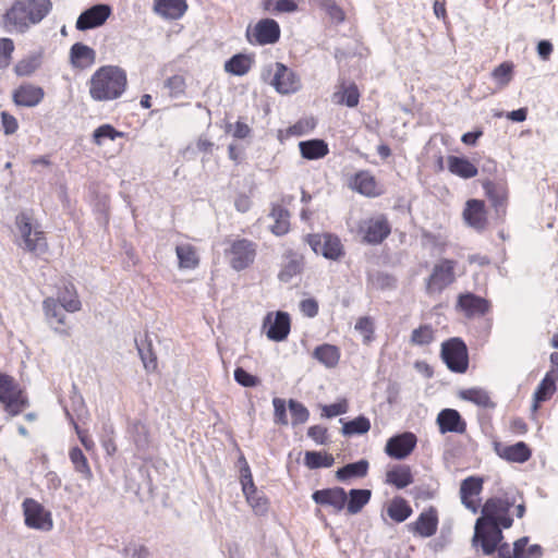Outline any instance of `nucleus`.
Masks as SVG:
<instances>
[{"mask_svg":"<svg viewBox=\"0 0 558 558\" xmlns=\"http://www.w3.org/2000/svg\"><path fill=\"white\" fill-rule=\"evenodd\" d=\"M241 460L244 462V465L241 468V485H242V492L245 496V498L256 495L257 487L254 484L253 476L251 473V469L245 460V458L242 456Z\"/></svg>","mask_w":558,"mask_h":558,"instance_id":"56","label":"nucleus"},{"mask_svg":"<svg viewBox=\"0 0 558 558\" xmlns=\"http://www.w3.org/2000/svg\"><path fill=\"white\" fill-rule=\"evenodd\" d=\"M495 450L502 460L511 463H525L532 457V449L524 441L513 445L497 444Z\"/></svg>","mask_w":558,"mask_h":558,"instance_id":"27","label":"nucleus"},{"mask_svg":"<svg viewBox=\"0 0 558 558\" xmlns=\"http://www.w3.org/2000/svg\"><path fill=\"white\" fill-rule=\"evenodd\" d=\"M457 262L454 259L441 258L434 264L429 276L425 279V291L428 295L440 294L450 287L457 279Z\"/></svg>","mask_w":558,"mask_h":558,"instance_id":"4","label":"nucleus"},{"mask_svg":"<svg viewBox=\"0 0 558 558\" xmlns=\"http://www.w3.org/2000/svg\"><path fill=\"white\" fill-rule=\"evenodd\" d=\"M462 218L465 225L477 232L487 230L489 226L488 209L483 199H468L462 210Z\"/></svg>","mask_w":558,"mask_h":558,"instance_id":"14","label":"nucleus"},{"mask_svg":"<svg viewBox=\"0 0 558 558\" xmlns=\"http://www.w3.org/2000/svg\"><path fill=\"white\" fill-rule=\"evenodd\" d=\"M178 266L180 269H195L199 266L201 257L198 250L191 243H181L175 247Z\"/></svg>","mask_w":558,"mask_h":558,"instance_id":"33","label":"nucleus"},{"mask_svg":"<svg viewBox=\"0 0 558 558\" xmlns=\"http://www.w3.org/2000/svg\"><path fill=\"white\" fill-rule=\"evenodd\" d=\"M501 526L487 523L485 519H477L475 524L474 542H480L485 555H492L502 538Z\"/></svg>","mask_w":558,"mask_h":558,"instance_id":"16","label":"nucleus"},{"mask_svg":"<svg viewBox=\"0 0 558 558\" xmlns=\"http://www.w3.org/2000/svg\"><path fill=\"white\" fill-rule=\"evenodd\" d=\"M313 357L327 368H333L339 364L341 351L337 345L324 343L316 347Z\"/></svg>","mask_w":558,"mask_h":558,"instance_id":"37","label":"nucleus"},{"mask_svg":"<svg viewBox=\"0 0 558 558\" xmlns=\"http://www.w3.org/2000/svg\"><path fill=\"white\" fill-rule=\"evenodd\" d=\"M112 10L108 4H96L85 10L76 20L75 27L78 31H87L99 27L106 23Z\"/></svg>","mask_w":558,"mask_h":558,"instance_id":"18","label":"nucleus"},{"mask_svg":"<svg viewBox=\"0 0 558 558\" xmlns=\"http://www.w3.org/2000/svg\"><path fill=\"white\" fill-rule=\"evenodd\" d=\"M441 357L451 372L463 374L469 368V352L461 338L454 337L442 342Z\"/></svg>","mask_w":558,"mask_h":558,"instance_id":"7","label":"nucleus"},{"mask_svg":"<svg viewBox=\"0 0 558 558\" xmlns=\"http://www.w3.org/2000/svg\"><path fill=\"white\" fill-rule=\"evenodd\" d=\"M263 329L269 340L281 342L291 330L290 316L286 312L268 313L263 322Z\"/></svg>","mask_w":558,"mask_h":558,"instance_id":"15","label":"nucleus"},{"mask_svg":"<svg viewBox=\"0 0 558 558\" xmlns=\"http://www.w3.org/2000/svg\"><path fill=\"white\" fill-rule=\"evenodd\" d=\"M483 478L478 476H469L461 482V502L465 506V508L471 510L473 513H476L480 509L478 496L483 490Z\"/></svg>","mask_w":558,"mask_h":558,"instance_id":"21","label":"nucleus"},{"mask_svg":"<svg viewBox=\"0 0 558 558\" xmlns=\"http://www.w3.org/2000/svg\"><path fill=\"white\" fill-rule=\"evenodd\" d=\"M435 340V329L428 325H420L413 329L410 341L413 345H428Z\"/></svg>","mask_w":558,"mask_h":558,"instance_id":"52","label":"nucleus"},{"mask_svg":"<svg viewBox=\"0 0 558 558\" xmlns=\"http://www.w3.org/2000/svg\"><path fill=\"white\" fill-rule=\"evenodd\" d=\"M481 185L495 214L504 218L507 215L509 204L508 184L504 181L484 179L481 181Z\"/></svg>","mask_w":558,"mask_h":558,"instance_id":"11","label":"nucleus"},{"mask_svg":"<svg viewBox=\"0 0 558 558\" xmlns=\"http://www.w3.org/2000/svg\"><path fill=\"white\" fill-rule=\"evenodd\" d=\"M229 265L236 271L251 267L257 256V243L246 238H238L229 241V247L225 251Z\"/></svg>","mask_w":558,"mask_h":558,"instance_id":"5","label":"nucleus"},{"mask_svg":"<svg viewBox=\"0 0 558 558\" xmlns=\"http://www.w3.org/2000/svg\"><path fill=\"white\" fill-rule=\"evenodd\" d=\"M129 433L138 450L147 449L151 442L150 430L146 423L141 420L133 421L129 426Z\"/></svg>","mask_w":558,"mask_h":558,"instance_id":"40","label":"nucleus"},{"mask_svg":"<svg viewBox=\"0 0 558 558\" xmlns=\"http://www.w3.org/2000/svg\"><path fill=\"white\" fill-rule=\"evenodd\" d=\"M69 59L73 69L84 71L96 63V51L86 44L75 43L70 48Z\"/></svg>","mask_w":558,"mask_h":558,"instance_id":"28","label":"nucleus"},{"mask_svg":"<svg viewBox=\"0 0 558 558\" xmlns=\"http://www.w3.org/2000/svg\"><path fill=\"white\" fill-rule=\"evenodd\" d=\"M281 28L279 23L269 17L260 19L250 24L245 29V38L252 46L275 45L280 40Z\"/></svg>","mask_w":558,"mask_h":558,"instance_id":"6","label":"nucleus"},{"mask_svg":"<svg viewBox=\"0 0 558 558\" xmlns=\"http://www.w3.org/2000/svg\"><path fill=\"white\" fill-rule=\"evenodd\" d=\"M514 74V64L512 61H504L497 65L493 72L492 77L497 83L499 88H505L512 81Z\"/></svg>","mask_w":558,"mask_h":558,"instance_id":"50","label":"nucleus"},{"mask_svg":"<svg viewBox=\"0 0 558 558\" xmlns=\"http://www.w3.org/2000/svg\"><path fill=\"white\" fill-rule=\"evenodd\" d=\"M447 166L452 174L462 179H471L478 173L477 167L464 157L448 156Z\"/></svg>","mask_w":558,"mask_h":558,"instance_id":"36","label":"nucleus"},{"mask_svg":"<svg viewBox=\"0 0 558 558\" xmlns=\"http://www.w3.org/2000/svg\"><path fill=\"white\" fill-rule=\"evenodd\" d=\"M274 72L270 85L280 94H293L301 88L300 77L294 71L281 62H276L268 69V73Z\"/></svg>","mask_w":558,"mask_h":558,"instance_id":"13","label":"nucleus"},{"mask_svg":"<svg viewBox=\"0 0 558 558\" xmlns=\"http://www.w3.org/2000/svg\"><path fill=\"white\" fill-rule=\"evenodd\" d=\"M347 495V510L350 514H355L368 504L372 492L369 489H351Z\"/></svg>","mask_w":558,"mask_h":558,"instance_id":"46","label":"nucleus"},{"mask_svg":"<svg viewBox=\"0 0 558 558\" xmlns=\"http://www.w3.org/2000/svg\"><path fill=\"white\" fill-rule=\"evenodd\" d=\"M412 512L409 502L401 497L393 498L387 507L388 517L396 523L404 522L411 517Z\"/></svg>","mask_w":558,"mask_h":558,"instance_id":"44","label":"nucleus"},{"mask_svg":"<svg viewBox=\"0 0 558 558\" xmlns=\"http://www.w3.org/2000/svg\"><path fill=\"white\" fill-rule=\"evenodd\" d=\"M33 218L26 213H21L15 218V225L22 239L19 245L26 252L39 256L48 251L46 234L38 228H33Z\"/></svg>","mask_w":558,"mask_h":558,"instance_id":"3","label":"nucleus"},{"mask_svg":"<svg viewBox=\"0 0 558 558\" xmlns=\"http://www.w3.org/2000/svg\"><path fill=\"white\" fill-rule=\"evenodd\" d=\"M69 457L76 472L81 473L85 478L93 476L87 458L78 447L72 448L69 452Z\"/></svg>","mask_w":558,"mask_h":558,"instance_id":"54","label":"nucleus"},{"mask_svg":"<svg viewBox=\"0 0 558 558\" xmlns=\"http://www.w3.org/2000/svg\"><path fill=\"white\" fill-rule=\"evenodd\" d=\"M288 404L291 412L293 425L303 424L308 420L310 412L301 402L290 399Z\"/></svg>","mask_w":558,"mask_h":558,"instance_id":"59","label":"nucleus"},{"mask_svg":"<svg viewBox=\"0 0 558 558\" xmlns=\"http://www.w3.org/2000/svg\"><path fill=\"white\" fill-rule=\"evenodd\" d=\"M369 429V420L364 415H360L354 420L343 423L342 434L347 436L363 435L366 434Z\"/></svg>","mask_w":558,"mask_h":558,"instance_id":"53","label":"nucleus"},{"mask_svg":"<svg viewBox=\"0 0 558 558\" xmlns=\"http://www.w3.org/2000/svg\"><path fill=\"white\" fill-rule=\"evenodd\" d=\"M301 156L307 160H316L326 157L329 154L328 144L320 138L302 141L299 143Z\"/></svg>","mask_w":558,"mask_h":558,"instance_id":"35","label":"nucleus"},{"mask_svg":"<svg viewBox=\"0 0 558 558\" xmlns=\"http://www.w3.org/2000/svg\"><path fill=\"white\" fill-rule=\"evenodd\" d=\"M316 5L324 10L328 17L336 24H341L345 20L344 10L336 0H314Z\"/></svg>","mask_w":558,"mask_h":558,"instance_id":"51","label":"nucleus"},{"mask_svg":"<svg viewBox=\"0 0 558 558\" xmlns=\"http://www.w3.org/2000/svg\"><path fill=\"white\" fill-rule=\"evenodd\" d=\"M136 348L143 362L144 368L150 373L156 372L158 367V361L148 332L145 333V339L141 344L136 343Z\"/></svg>","mask_w":558,"mask_h":558,"instance_id":"42","label":"nucleus"},{"mask_svg":"<svg viewBox=\"0 0 558 558\" xmlns=\"http://www.w3.org/2000/svg\"><path fill=\"white\" fill-rule=\"evenodd\" d=\"M357 233L364 243L381 244L391 233V225L386 215L380 214L360 221Z\"/></svg>","mask_w":558,"mask_h":558,"instance_id":"8","label":"nucleus"},{"mask_svg":"<svg viewBox=\"0 0 558 558\" xmlns=\"http://www.w3.org/2000/svg\"><path fill=\"white\" fill-rule=\"evenodd\" d=\"M312 499L316 505L329 507L335 512H341L345 508L348 495L342 487H330L315 490Z\"/></svg>","mask_w":558,"mask_h":558,"instance_id":"20","label":"nucleus"},{"mask_svg":"<svg viewBox=\"0 0 558 558\" xmlns=\"http://www.w3.org/2000/svg\"><path fill=\"white\" fill-rule=\"evenodd\" d=\"M43 310L48 324L57 333L65 337L71 335V327L58 300L51 296L46 298L43 301Z\"/></svg>","mask_w":558,"mask_h":558,"instance_id":"17","label":"nucleus"},{"mask_svg":"<svg viewBox=\"0 0 558 558\" xmlns=\"http://www.w3.org/2000/svg\"><path fill=\"white\" fill-rule=\"evenodd\" d=\"M350 189L366 196L377 197L383 194V189L374 174L368 170L356 172L349 182Z\"/></svg>","mask_w":558,"mask_h":558,"instance_id":"23","label":"nucleus"},{"mask_svg":"<svg viewBox=\"0 0 558 558\" xmlns=\"http://www.w3.org/2000/svg\"><path fill=\"white\" fill-rule=\"evenodd\" d=\"M37 66L38 64L35 59H22L15 64L14 72L17 76H28L36 71Z\"/></svg>","mask_w":558,"mask_h":558,"instance_id":"63","label":"nucleus"},{"mask_svg":"<svg viewBox=\"0 0 558 558\" xmlns=\"http://www.w3.org/2000/svg\"><path fill=\"white\" fill-rule=\"evenodd\" d=\"M44 97V88L32 83H23L12 93L13 102L20 107H35L43 101Z\"/></svg>","mask_w":558,"mask_h":558,"instance_id":"25","label":"nucleus"},{"mask_svg":"<svg viewBox=\"0 0 558 558\" xmlns=\"http://www.w3.org/2000/svg\"><path fill=\"white\" fill-rule=\"evenodd\" d=\"M54 299L58 300V304H60L65 312L75 313L82 308L76 288L71 281L63 282V286L60 288Z\"/></svg>","mask_w":558,"mask_h":558,"instance_id":"31","label":"nucleus"},{"mask_svg":"<svg viewBox=\"0 0 558 558\" xmlns=\"http://www.w3.org/2000/svg\"><path fill=\"white\" fill-rule=\"evenodd\" d=\"M436 424L439 433L442 435L448 433L462 435L465 434L468 429V424L459 411L449 408L442 409L437 414Z\"/></svg>","mask_w":558,"mask_h":558,"instance_id":"22","label":"nucleus"},{"mask_svg":"<svg viewBox=\"0 0 558 558\" xmlns=\"http://www.w3.org/2000/svg\"><path fill=\"white\" fill-rule=\"evenodd\" d=\"M234 379L243 387H256L259 384L258 377L247 373L242 367H236L234 369Z\"/></svg>","mask_w":558,"mask_h":558,"instance_id":"61","label":"nucleus"},{"mask_svg":"<svg viewBox=\"0 0 558 558\" xmlns=\"http://www.w3.org/2000/svg\"><path fill=\"white\" fill-rule=\"evenodd\" d=\"M25 525L29 529L50 531L53 527L51 512L34 498H25L23 504Z\"/></svg>","mask_w":558,"mask_h":558,"instance_id":"10","label":"nucleus"},{"mask_svg":"<svg viewBox=\"0 0 558 558\" xmlns=\"http://www.w3.org/2000/svg\"><path fill=\"white\" fill-rule=\"evenodd\" d=\"M413 482L414 477L409 465H395L386 472L385 483L396 487L397 489H403Z\"/></svg>","mask_w":558,"mask_h":558,"instance_id":"32","label":"nucleus"},{"mask_svg":"<svg viewBox=\"0 0 558 558\" xmlns=\"http://www.w3.org/2000/svg\"><path fill=\"white\" fill-rule=\"evenodd\" d=\"M416 441V436L407 432L389 438L385 451L393 459H404L414 450Z\"/></svg>","mask_w":558,"mask_h":558,"instance_id":"24","label":"nucleus"},{"mask_svg":"<svg viewBox=\"0 0 558 558\" xmlns=\"http://www.w3.org/2000/svg\"><path fill=\"white\" fill-rule=\"evenodd\" d=\"M438 523L439 519L436 508L429 507L421 512L415 521L408 524V530L416 536L427 538L436 534Z\"/></svg>","mask_w":558,"mask_h":558,"instance_id":"19","label":"nucleus"},{"mask_svg":"<svg viewBox=\"0 0 558 558\" xmlns=\"http://www.w3.org/2000/svg\"><path fill=\"white\" fill-rule=\"evenodd\" d=\"M186 0H155L154 12L166 20H179L187 11Z\"/></svg>","mask_w":558,"mask_h":558,"instance_id":"30","label":"nucleus"},{"mask_svg":"<svg viewBox=\"0 0 558 558\" xmlns=\"http://www.w3.org/2000/svg\"><path fill=\"white\" fill-rule=\"evenodd\" d=\"M355 330L363 337V342L368 344L374 340V320L369 316L360 317L355 324Z\"/></svg>","mask_w":558,"mask_h":558,"instance_id":"57","label":"nucleus"},{"mask_svg":"<svg viewBox=\"0 0 558 558\" xmlns=\"http://www.w3.org/2000/svg\"><path fill=\"white\" fill-rule=\"evenodd\" d=\"M459 397L483 409H494L496 407V403L492 400L488 392L482 388L461 390Z\"/></svg>","mask_w":558,"mask_h":558,"instance_id":"41","label":"nucleus"},{"mask_svg":"<svg viewBox=\"0 0 558 558\" xmlns=\"http://www.w3.org/2000/svg\"><path fill=\"white\" fill-rule=\"evenodd\" d=\"M0 403L3 404L4 411L11 417L20 415L29 405L28 397L24 390L7 397V399L0 401Z\"/></svg>","mask_w":558,"mask_h":558,"instance_id":"45","label":"nucleus"},{"mask_svg":"<svg viewBox=\"0 0 558 558\" xmlns=\"http://www.w3.org/2000/svg\"><path fill=\"white\" fill-rule=\"evenodd\" d=\"M333 463V456L326 451H306L304 453V464L310 470L330 468Z\"/></svg>","mask_w":558,"mask_h":558,"instance_id":"47","label":"nucleus"},{"mask_svg":"<svg viewBox=\"0 0 558 558\" xmlns=\"http://www.w3.org/2000/svg\"><path fill=\"white\" fill-rule=\"evenodd\" d=\"M349 409L348 401L342 399L339 402L331 403L323 407V415L326 417H335L341 414L347 413Z\"/></svg>","mask_w":558,"mask_h":558,"instance_id":"64","label":"nucleus"},{"mask_svg":"<svg viewBox=\"0 0 558 558\" xmlns=\"http://www.w3.org/2000/svg\"><path fill=\"white\" fill-rule=\"evenodd\" d=\"M558 378L546 374L541 380L536 391L534 392V410H537L542 402L549 400L556 392V381Z\"/></svg>","mask_w":558,"mask_h":558,"instance_id":"43","label":"nucleus"},{"mask_svg":"<svg viewBox=\"0 0 558 558\" xmlns=\"http://www.w3.org/2000/svg\"><path fill=\"white\" fill-rule=\"evenodd\" d=\"M361 92L354 82L340 80L336 85L331 99L338 106L355 108L360 104Z\"/></svg>","mask_w":558,"mask_h":558,"instance_id":"26","label":"nucleus"},{"mask_svg":"<svg viewBox=\"0 0 558 558\" xmlns=\"http://www.w3.org/2000/svg\"><path fill=\"white\" fill-rule=\"evenodd\" d=\"M511 504L501 498H488L482 507V517L485 522L509 529L512 525V518L509 514Z\"/></svg>","mask_w":558,"mask_h":558,"instance_id":"12","label":"nucleus"},{"mask_svg":"<svg viewBox=\"0 0 558 558\" xmlns=\"http://www.w3.org/2000/svg\"><path fill=\"white\" fill-rule=\"evenodd\" d=\"M52 10L51 0H15L1 15L0 25L10 34H25Z\"/></svg>","mask_w":558,"mask_h":558,"instance_id":"1","label":"nucleus"},{"mask_svg":"<svg viewBox=\"0 0 558 558\" xmlns=\"http://www.w3.org/2000/svg\"><path fill=\"white\" fill-rule=\"evenodd\" d=\"M368 471V462L360 460L357 462L345 464L336 472L337 480L344 482L353 477H364Z\"/></svg>","mask_w":558,"mask_h":558,"instance_id":"48","label":"nucleus"},{"mask_svg":"<svg viewBox=\"0 0 558 558\" xmlns=\"http://www.w3.org/2000/svg\"><path fill=\"white\" fill-rule=\"evenodd\" d=\"M255 62L253 54L236 53L225 63V71L232 75L243 76L250 72Z\"/></svg>","mask_w":558,"mask_h":558,"instance_id":"38","label":"nucleus"},{"mask_svg":"<svg viewBox=\"0 0 558 558\" xmlns=\"http://www.w3.org/2000/svg\"><path fill=\"white\" fill-rule=\"evenodd\" d=\"M14 49L11 38H0V70L7 69L11 64Z\"/></svg>","mask_w":558,"mask_h":558,"instance_id":"60","label":"nucleus"},{"mask_svg":"<svg viewBox=\"0 0 558 558\" xmlns=\"http://www.w3.org/2000/svg\"><path fill=\"white\" fill-rule=\"evenodd\" d=\"M316 126L313 119H301L286 130L279 131V138L287 140L292 136H302L312 132Z\"/></svg>","mask_w":558,"mask_h":558,"instance_id":"49","label":"nucleus"},{"mask_svg":"<svg viewBox=\"0 0 558 558\" xmlns=\"http://www.w3.org/2000/svg\"><path fill=\"white\" fill-rule=\"evenodd\" d=\"M123 135V132L116 130L111 124H102L94 131L93 137L95 144L101 145L105 138L114 141L116 138L122 137Z\"/></svg>","mask_w":558,"mask_h":558,"instance_id":"58","label":"nucleus"},{"mask_svg":"<svg viewBox=\"0 0 558 558\" xmlns=\"http://www.w3.org/2000/svg\"><path fill=\"white\" fill-rule=\"evenodd\" d=\"M274 405V421L278 425H288V416L286 410V401L280 398L272 400Z\"/></svg>","mask_w":558,"mask_h":558,"instance_id":"62","label":"nucleus"},{"mask_svg":"<svg viewBox=\"0 0 558 558\" xmlns=\"http://www.w3.org/2000/svg\"><path fill=\"white\" fill-rule=\"evenodd\" d=\"M128 86L125 69L114 64L99 66L87 81L89 97L96 102H109L121 98Z\"/></svg>","mask_w":558,"mask_h":558,"instance_id":"2","label":"nucleus"},{"mask_svg":"<svg viewBox=\"0 0 558 558\" xmlns=\"http://www.w3.org/2000/svg\"><path fill=\"white\" fill-rule=\"evenodd\" d=\"M270 217L275 220V223L270 227L275 235L281 236L290 231V214L283 206L274 205Z\"/></svg>","mask_w":558,"mask_h":558,"instance_id":"39","label":"nucleus"},{"mask_svg":"<svg viewBox=\"0 0 558 558\" xmlns=\"http://www.w3.org/2000/svg\"><path fill=\"white\" fill-rule=\"evenodd\" d=\"M306 242L316 254H322L327 259L339 260L345 254L339 236L331 233L308 234Z\"/></svg>","mask_w":558,"mask_h":558,"instance_id":"9","label":"nucleus"},{"mask_svg":"<svg viewBox=\"0 0 558 558\" xmlns=\"http://www.w3.org/2000/svg\"><path fill=\"white\" fill-rule=\"evenodd\" d=\"M458 306L468 317L483 316L490 310L488 300L473 293L461 294L458 299Z\"/></svg>","mask_w":558,"mask_h":558,"instance_id":"29","label":"nucleus"},{"mask_svg":"<svg viewBox=\"0 0 558 558\" xmlns=\"http://www.w3.org/2000/svg\"><path fill=\"white\" fill-rule=\"evenodd\" d=\"M284 263L278 274L282 282H289L293 277L300 275L303 270L304 258L294 252H288L284 256Z\"/></svg>","mask_w":558,"mask_h":558,"instance_id":"34","label":"nucleus"},{"mask_svg":"<svg viewBox=\"0 0 558 558\" xmlns=\"http://www.w3.org/2000/svg\"><path fill=\"white\" fill-rule=\"evenodd\" d=\"M23 390L15 378L7 373L0 372V401H4L19 391Z\"/></svg>","mask_w":558,"mask_h":558,"instance_id":"55","label":"nucleus"}]
</instances>
